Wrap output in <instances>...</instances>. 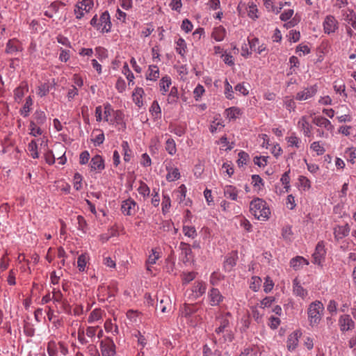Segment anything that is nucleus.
<instances>
[{
	"instance_id": "f257e3e1",
	"label": "nucleus",
	"mask_w": 356,
	"mask_h": 356,
	"mask_svg": "<svg viewBox=\"0 0 356 356\" xmlns=\"http://www.w3.org/2000/svg\"><path fill=\"white\" fill-rule=\"evenodd\" d=\"M231 318L232 315L229 312L221 313L216 316V327L213 334V339L215 343H222L232 341L234 333L231 329Z\"/></svg>"
},
{
	"instance_id": "f03ea898",
	"label": "nucleus",
	"mask_w": 356,
	"mask_h": 356,
	"mask_svg": "<svg viewBox=\"0 0 356 356\" xmlns=\"http://www.w3.org/2000/svg\"><path fill=\"white\" fill-rule=\"evenodd\" d=\"M250 210L252 214L259 220H265L268 218L270 211L266 202L260 198H255L251 201Z\"/></svg>"
},
{
	"instance_id": "7ed1b4c3",
	"label": "nucleus",
	"mask_w": 356,
	"mask_h": 356,
	"mask_svg": "<svg viewBox=\"0 0 356 356\" xmlns=\"http://www.w3.org/2000/svg\"><path fill=\"white\" fill-rule=\"evenodd\" d=\"M113 113L114 109L109 103H105L103 106H98L95 108L96 121L100 122L104 120L113 124L115 123V120L113 119Z\"/></svg>"
},
{
	"instance_id": "20e7f679",
	"label": "nucleus",
	"mask_w": 356,
	"mask_h": 356,
	"mask_svg": "<svg viewBox=\"0 0 356 356\" xmlns=\"http://www.w3.org/2000/svg\"><path fill=\"white\" fill-rule=\"evenodd\" d=\"M323 310V305L320 301H315L309 305L307 313L310 325L315 326L320 323Z\"/></svg>"
},
{
	"instance_id": "39448f33",
	"label": "nucleus",
	"mask_w": 356,
	"mask_h": 356,
	"mask_svg": "<svg viewBox=\"0 0 356 356\" xmlns=\"http://www.w3.org/2000/svg\"><path fill=\"white\" fill-rule=\"evenodd\" d=\"M94 5L92 0H81L79 1L75 5L74 13L76 19H81L86 13L90 12Z\"/></svg>"
},
{
	"instance_id": "423d86ee",
	"label": "nucleus",
	"mask_w": 356,
	"mask_h": 356,
	"mask_svg": "<svg viewBox=\"0 0 356 356\" xmlns=\"http://www.w3.org/2000/svg\"><path fill=\"white\" fill-rule=\"evenodd\" d=\"M60 352L63 355H66L68 349L63 342L56 343L55 341H51L47 345V353L49 356H57Z\"/></svg>"
},
{
	"instance_id": "0eeeda50",
	"label": "nucleus",
	"mask_w": 356,
	"mask_h": 356,
	"mask_svg": "<svg viewBox=\"0 0 356 356\" xmlns=\"http://www.w3.org/2000/svg\"><path fill=\"white\" fill-rule=\"evenodd\" d=\"M100 348L102 356H115V345L111 338L102 341Z\"/></svg>"
},
{
	"instance_id": "6e6552de",
	"label": "nucleus",
	"mask_w": 356,
	"mask_h": 356,
	"mask_svg": "<svg viewBox=\"0 0 356 356\" xmlns=\"http://www.w3.org/2000/svg\"><path fill=\"white\" fill-rule=\"evenodd\" d=\"M350 232V225L348 223L343 225H337L333 228L334 239L339 241L348 236Z\"/></svg>"
},
{
	"instance_id": "1a4fd4ad",
	"label": "nucleus",
	"mask_w": 356,
	"mask_h": 356,
	"mask_svg": "<svg viewBox=\"0 0 356 356\" xmlns=\"http://www.w3.org/2000/svg\"><path fill=\"white\" fill-rule=\"evenodd\" d=\"M323 26L324 32L327 34L333 33L339 29V23L332 15L325 17Z\"/></svg>"
},
{
	"instance_id": "9d476101",
	"label": "nucleus",
	"mask_w": 356,
	"mask_h": 356,
	"mask_svg": "<svg viewBox=\"0 0 356 356\" xmlns=\"http://www.w3.org/2000/svg\"><path fill=\"white\" fill-rule=\"evenodd\" d=\"M207 284L202 281H197L194 283L191 293H189V298L196 300L201 297L206 291Z\"/></svg>"
},
{
	"instance_id": "9b49d317",
	"label": "nucleus",
	"mask_w": 356,
	"mask_h": 356,
	"mask_svg": "<svg viewBox=\"0 0 356 356\" xmlns=\"http://www.w3.org/2000/svg\"><path fill=\"white\" fill-rule=\"evenodd\" d=\"M243 10H247L248 17L253 20H255L259 17V15H257V7L253 3L247 6L245 3L240 2L237 7V10L239 15H242Z\"/></svg>"
},
{
	"instance_id": "f8f14e48",
	"label": "nucleus",
	"mask_w": 356,
	"mask_h": 356,
	"mask_svg": "<svg viewBox=\"0 0 356 356\" xmlns=\"http://www.w3.org/2000/svg\"><path fill=\"white\" fill-rule=\"evenodd\" d=\"M317 92V86H311L297 92L296 99L298 101H305L313 97Z\"/></svg>"
},
{
	"instance_id": "ddd939ff",
	"label": "nucleus",
	"mask_w": 356,
	"mask_h": 356,
	"mask_svg": "<svg viewBox=\"0 0 356 356\" xmlns=\"http://www.w3.org/2000/svg\"><path fill=\"white\" fill-rule=\"evenodd\" d=\"M138 209L137 203L132 199H128L122 202L121 205L122 212L127 216L134 215Z\"/></svg>"
},
{
	"instance_id": "4468645a",
	"label": "nucleus",
	"mask_w": 356,
	"mask_h": 356,
	"mask_svg": "<svg viewBox=\"0 0 356 356\" xmlns=\"http://www.w3.org/2000/svg\"><path fill=\"white\" fill-rule=\"evenodd\" d=\"M98 24L97 30L100 31L102 33H108L111 31V22L108 11L102 13Z\"/></svg>"
},
{
	"instance_id": "2eb2a0df",
	"label": "nucleus",
	"mask_w": 356,
	"mask_h": 356,
	"mask_svg": "<svg viewBox=\"0 0 356 356\" xmlns=\"http://www.w3.org/2000/svg\"><path fill=\"white\" fill-rule=\"evenodd\" d=\"M29 91V85L26 81L20 83L13 91L14 99L16 102L20 103L22 101L25 94Z\"/></svg>"
},
{
	"instance_id": "dca6fc26",
	"label": "nucleus",
	"mask_w": 356,
	"mask_h": 356,
	"mask_svg": "<svg viewBox=\"0 0 356 356\" xmlns=\"http://www.w3.org/2000/svg\"><path fill=\"white\" fill-rule=\"evenodd\" d=\"M182 316L187 318L191 315L198 313L200 309L197 304L184 303L180 309Z\"/></svg>"
},
{
	"instance_id": "f3484780",
	"label": "nucleus",
	"mask_w": 356,
	"mask_h": 356,
	"mask_svg": "<svg viewBox=\"0 0 356 356\" xmlns=\"http://www.w3.org/2000/svg\"><path fill=\"white\" fill-rule=\"evenodd\" d=\"M298 129L303 133L305 136L309 137L311 135L312 126L309 124L308 117L302 116L298 122Z\"/></svg>"
},
{
	"instance_id": "a211bd4d",
	"label": "nucleus",
	"mask_w": 356,
	"mask_h": 356,
	"mask_svg": "<svg viewBox=\"0 0 356 356\" xmlns=\"http://www.w3.org/2000/svg\"><path fill=\"white\" fill-rule=\"evenodd\" d=\"M90 169L92 171L101 172L105 168L104 160L100 155H95L93 156L90 163Z\"/></svg>"
},
{
	"instance_id": "6ab92c4d",
	"label": "nucleus",
	"mask_w": 356,
	"mask_h": 356,
	"mask_svg": "<svg viewBox=\"0 0 356 356\" xmlns=\"http://www.w3.org/2000/svg\"><path fill=\"white\" fill-rule=\"evenodd\" d=\"M248 43L252 51H254L260 55L264 53L266 54V45L264 43L260 44L258 38H253L252 39H248Z\"/></svg>"
},
{
	"instance_id": "aec40b11",
	"label": "nucleus",
	"mask_w": 356,
	"mask_h": 356,
	"mask_svg": "<svg viewBox=\"0 0 356 356\" xmlns=\"http://www.w3.org/2000/svg\"><path fill=\"white\" fill-rule=\"evenodd\" d=\"M209 300L211 306L218 305L222 300L223 296L218 289L212 288L209 291Z\"/></svg>"
},
{
	"instance_id": "412c9836",
	"label": "nucleus",
	"mask_w": 356,
	"mask_h": 356,
	"mask_svg": "<svg viewBox=\"0 0 356 356\" xmlns=\"http://www.w3.org/2000/svg\"><path fill=\"white\" fill-rule=\"evenodd\" d=\"M325 254V250L323 243L322 241L318 242V244L316 245L315 251L312 254V257L314 259L313 262L316 264H320L322 259L324 257Z\"/></svg>"
},
{
	"instance_id": "4be33fe9",
	"label": "nucleus",
	"mask_w": 356,
	"mask_h": 356,
	"mask_svg": "<svg viewBox=\"0 0 356 356\" xmlns=\"http://www.w3.org/2000/svg\"><path fill=\"white\" fill-rule=\"evenodd\" d=\"M339 324L341 331H348L355 326V323L349 315H343L339 318Z\"/></svg>"
},
{
	"instance_id": "5701e85b",
	"label": "nucleus",
	"mask_w": 356,
	"mask_h": 356,
	"mask_svg": "<svg viewBox=\"0 0 356 356\" xmlns=\"http://www.w3.org/2000/svg\"><path fill=\"white\" fill-rule=\"evenodd\" d=\"M239 190L232 185H226L223 187L224 196L233 201H237Z\"/></svg>"
},
{
	"instance_id": "b1692460",
	"label": "nucleus",
	"mask_w": 356,
	"mask_h": 356,
	"mask_svg": "<svg viewBox=\"0 0 356 356\" xmlns=\"http://www.w3.org/2000/svg\"><path fill=\"white\" fill-rule=\"evenodd\" d=\"M313 123L318 127H324L326 130L332 131L334 127L331 122L322 116H316L313 119Z\"/></svg>"
},
{
	"instance_id": "393cba45",
	"label": "nucleus",
	"mask_w": 356,
	"mask_h": 356,
	"mask_svg": "<svg viewBox=\"0 0 356 356\" xmlns=\"http://www.w3.org/2000/svg\"><path fill=\"white\" fill-rule=\"evenodd\" d=\"M309 261L303 257L297 256L290 261V266L294 270H298L303 268L305 266H307Z\"/></svg>"
},
{
	"instance_id": "a878e982",
	"label": "nucleus",
	"mask_w": 356,
	"mask_h": 356,
	"mask_svg": "<svg viewBox=\"0 0 356 356\" xmlns=\"http://www.w3.org/2000/svg\"><path fill=\"white\" fill-rule=\"evenodd\" d=\"M301 333L299 331L292 332L288 337L287 339V348L289 351L295 350L298 343V338L300 337Z\"/></svg>"
},
{
	"instance_id": "bb28decb",
	"label": "nucleus",
	"mask_w": 356,
	"mask_h": 356,
	"mask_svg": "<svg viewBox=\"0 0 356 356\" xmlns=\"http://www.w3.org/2000/svg\"><path fill=\"white\" fill-rule=\"evenodd\" d=\"M293 291L294 295L299 296L302 299L306 298L308 295L307 291L302 287L297 278H295L293 280Z\"/></svg>"
},
{
	"instance_id": "cd10ccee",
	"label": "nucleus",
	"mask_w": 356,
	"mask_h": 356,
	"mask_svg": "<svg viewBox=\"0 0 356 356\" xmlns=\"http://www.w3.org/2000/svg\"><path fill=\"white\" fill-rule=\"evenodd\" d=\"M145 95L144 90L140 87H136L132 94V99L135 104L140 108L143 106V97Z\"/></svg>"
},
{
	"instance_id": "c85d7f7f",
	"label": "nucleus",
	"mask_w": 356,
	"mask_h": 356,
	"mask_svg": "<svg viewBox=\"0 0 356 356\" xmlns=\"http://www.w3.org/2000/svg\"><path fill=\"white\" fill-rule=\"evenodd\" d=\"M65 6V4L61 1H54L49 6H48L47 10L44 12V15L51 18L54 16V14L58 13L60 7H63Z\"/></svg>"
},
{
	"instance_id": "c756f323",
	"label": "nucleus",
	"mask_w": 356,
	"mask_h": 356,
	"mask_svg": "<svg viewBox=\"0 0 356 356\" xmlns=\"http://www.w3.org/2000/svg\"><path fill=\"white\" fill-rule=\"evenodd\" d=\"M225 35L226 30L221 25L214 27L211 33V38H213L217 42L222 41L225 38Z\"/></svg>"
},
{
	"instance_id": "7c9ffc66",
	"label": "nucleus",
	"mask_w": 356,
	"mask_h": 356,
	"mask_svg": "<svg viewBox=\"0 0 356 356\" xmlns=\"http://www.w3.org/2000/svg\"><path fill=\"white\" fill-rule=\"evenodd\" d=\"M149 113L154 120L161 118V108L156 100L154 101L149 108Z\"/></svg>"
},
{
	"instance_id": "2f4dec72",
	"label": "nucleus",
	"mask_w": 356,
	"mask_h": 356,
	"mask_svg": "<svg viewBox=\"0 0 356 356\" xmlns=\"http://www.w3.org/2000/svg\"><path fill=\"white\" fill-rule=\"evenodd\" d=\"M286 140L289 147H295L296 149H300L302 146L301 139L298 138L295 133H293L291 136L286 137Z\"/></svg>"
},
{
	"instance_id": "473e14b6",
	"label": "nucleus",
	"mask_w": 356,
	"mask_h": 356,
	"mask_svg": "<svg viewBox=\"0 0 356 356\" xmlns=\"http://www.w3.org/2000/svg\"><path fill=\"white\" fill-rule=\"evenodd\" d=\"M18 51H19V41L15 39L9 40L6 44V52L13 54Z\"/></svg>"
},
{
	"instance_id": "72a5a7b5",
	"label": "nucleus",
	"mask_w": 356,
	"mask_h": 356,
	"mask_svg": "<svg viewBox=\"0 0 356 356\" xmlns=\"http://www.w3.org/2000/svg\"><path fill=\"white\" fill-rule=\"evenodd\" d=\"M160 252L157 251L156 249L152 250V254L149 255L146 262L147 270H151L150 267L156 264V261L160 258Z\"/></svg>"
},
{
	"instance_id": "f704fd0d",
	"label": "nucleus",
	"mask_w": 356,
	"mask_h": 356,
	"mask_svg": "<svg viewBox=\"0 0 356 356\" xmlns=\"http://www.w3.org/2000/svg\"><path fill=\"white\" fill-rule=\"evenodd\" d=\"M166 170L168 171V174L166 175V179L168 181H174L179 179L180 173L178 168H173L172 167L167 166Z\"/></svg>"
},
{
	"instance_id": "c9c22d12",
	"label": "nucleus",
	"mask_w": 356,
	"mask_h": 356,
	"mask_svg": "<svg viewBox=\"0 0 356 356\" xmlns=\"http://www.w3.org/2000/svg\"><path fill=\"white\" fill-rule=\"evenodd\" d=\"M33 104V101L31 96H29L28 97L26 98V102L22 108L19 111L20 114L23 117L26 118L29 115V113L31 111Z\"/></svg>"
},
{
	"instance_id": "e433bc0d",
	"label": "nucleus",
	"mask_w": 356,
	"mask_h": 356,
	"mask_svg": "<svg viewBox=\"0 0 356 356\" xmlns=\"http://www.w3.org/2000/svg\"><path fill=\"white\" fill-rule=\"evenodd\" d=\"M159 77V67L156 65H149L146 74L147 79L150 81H156Z\"/></svg>"
},
{
	"instance_id": "4c0bfd02",
	"label": "nucleus",
	"mask_w": 356,
	"mask_h": 356,
	"mask_svg": "<svg viewBox=\"0 0 356 356\" xmlns=\"http://www.w3.org/2000/svg\"><path fill=\"white\" fill-rule=\"evenodd\" d=\"M298 186L300 190L309 191L311 188V181L307 177L300 175L298 179Z\"/></svg>"
},
{
	"instance_id": "58836bf2",
	"label": "nucleus",
	"mask_w": 356,
	"mask_h": 356,
	"mask_svg": "<svg viewBox=\"0 0 356 356\" xmlns=\"http://www.w3.org/2000/svg\"><path fill=\"white\" fill-rule=\"evenodd\" d=\"M186 187L184 184H181L177 190L174 191L175 195H176V200L178 201L179 204H181L185 200V197L186 196Z\"/></svg>"
},
{
	"instance_id": "ea45409f",
	"label": "nucleus",
	"mask_w": 356,
	"mask_h": 356,
	"mask_svg": "<svg viewBox=\"0 0 356 356\" xmlns=\"http://www.w3.org/2000/svg\"><path fill=\"white\" fill-rule=\"evenodd\" d=\"M121 147L122 149V152L124 154V161L125 162H129L133 156L132 151L129 147V145L127 141H122L121 144Z\"/></svg>"
},
{
	"instance_id": "a19ab883",
	"label": "nucleus",
	"mask_w": 356,
	"mask_h": 356,
	"mask_svg": "<svg viewBox=\"0 0 356 356\" xmlns=\"http://www.w3.org/2000/svg\"><path fill=\"white\" fill-rule=\"evenodd\" d=\"M182 232L186 236L191 239L195 238L197 236L195 227L192 225H184L182 227Z\"/></svg>"
},
{
	"instance_id": "79ce46f5",
	"label": "nucleus",
	"mask_w": 356,
	"mask_h": 356,
	"mask_svg": "<svg viewBox=\"0 0 356 356\" xmlns=\"http://www.w3.org/2000/svg\"><path fill=\"white\" fill-rule=\"evenodd\" d=\"M89 261V255L86 253L81 254L77 259V267L79 270L83 272L86 270V265Z\"/></svg>"
},
{
	"instance_id": "37998d69",
	"label": "nucleus",
	"mask_w": 356,
	"mask_h": 356,
	"mask_svg": "<svg viewBox=\"0 0 356 356\" xmlns=\"http://www.w3.org/2000/svg\"><path fill=\"white\" fill-rule=\"evenodd\" d=\"M162 213L163 215L170 211L171 207V199L169 195L163 193L161 202Z\"/></svg>"
},
{
	"instance_id": "c03bdc74",
	"label": "nucleus",
	"mask_w": 356,
	"mask_h": 356,
	"mask_svg": "<svg viewBox=\"0 0 356 356\" xmlns=\"http://www.w3.org/2000/svg\"><path fill=\"white\" fill-rule=\"evenodd\" d=\"M44 143V146L47 147L46 152L44 154V158L47 163L49 165H53L55 163V156L53 152L48 149L47 141L42 140L41 145Z\"/></svg>"
},
{
	"instance_id": "a18cd8bd",
	"label": "nucleus",
	"mask_w": 356,
	"mask_h": 356,
	"mask_svg": "<svg viewBox=\"0 0 356 356\" xmlns=\"http://www.w3.org/2000/svg\"><path fill=\"white\" fill-rule=\"evenodd\" d=\"M159 307L163 313L168 312L171 309V300L169 297L165 296L161 299Z\"/></svg>"
},
{
	"instance_id": "49530a36",
	"label": "nucleus",
	"mask_w": 356,
	"mask_h": 356,
	"mask_svg": "<svg viewBox=\"0 0 356 356\" xmlns=\"http://www.w3.org/2000/svg\"><path fill=\"white\" fill-rule=\"evenodd\" d=\"M252 184L256 191L258 192L264 189V182L261 177L258 175H252Z\"/></svg>"
},
{
	"instance_id": "de8ad7c7",
	"label": "nucleus",
	"mask_w": 356,
	"mask_h": 356,
	"mask_svg": "<svg viewBox=\"0 0 356 356\" xmlns=\"http://www.w3.org/2000/svg\"><path fill=\"white\" fill-rule=\"evenodd\" d=\"M27 149L29 155L33 159H38L39 157V153L38 151V144L35 140H32L28 145Z\"/></svg>"
},
{
	"instance_id": "09e8293b",
	"label": "nucleus",
	"mask_w": 356,
	"mask_h": 356,
	"mask_svg": "<svg viewBox=\"0 0 356 356\" xmlns=\"http://www.w3.org/2000/svg\"><path fill=\"white\" fill-rule=\"evenodd\" d=\"M344 20L350 24L352 27L356 29V14L353 10H349L348 13L343 14Z\"/></svg>"
},
{
	"instance_id": "8fccbe9b",
	"label": "nucleus",
	"mask_w": 356,
	"mask_h": 356,
	"mask_svg": "<svg viewBox=\"0 0 356 356\" xmlns=\"http://www.w3.org/2000/svg\"><path fill=\"white\" fill-rule=\"evenodd\" d=\"M225 113L229 120H235L241 115V109L237 107L229 108L225 110Z\"/></svg>"
},
{
	"instance_id": "3c124183",
	"label": "nucleus",
	"mask_w": 356,
	"mask_h": 356,
	"mask_svg": "<svg viewBox=\"0 0 356 356\" xmlns=\"http://www.w3.org/2000/svg\"><path fill=\"white\" fill-rule=\"evenodd\" d=\"M47 117L44 112L42 111H36L33 115V120L32 121L35 122L38 125H42L45 123Z\"/></svg>"
},
{
	"instance_id": "603ef678",
	"label": "nucleus",
	"mask_w": 356,
	"mask_h": 356,
	"mask_svg": "<svg viewBox=\"0 0 356 356\" xmlns=\"http://www.w3.org/2000/svg\"><path fill=\"white\" fill-rule=\"evenodd\" d=\"M165 150L172 156L175 155L177 152V147L175 140L172 138H168L165 142Z\"/></svg>"
},
{
	"instance_id": "864d4df0",
	"label": "nucleus",
	"mask_w": 356,
	"mask_h": 356,
	"mask_svg": "<svg viewBox=\"0 0 356 356\" xmlns=\"http://www.w3.org/2000/svg\"><path fill=\"white\" fill-rule=\"evenodd\" d=\"M170 132L178 136H182L186 132V127L182 124H170L169 127Z\"/></svg>"
},
{
	"instance_id": "5fc2aeb1",
	"label": "nucleus",
	"mask_w": 356,
	"mask_h": 356,
	"mask_svg": "<svg viewBox=\"0 0 356 356\" xmlns=\"http://www.w3.org/2000/svg\"><path fill=\"white\" fill-rule=\"evenodd\" d=\"M171 85V79L168 76H165L162 77L160 81V88L161 90L163 91V94L167 92L169 90V88Z\"/></svg>"
},
{
	"instance_id": "6e6d98bb",
	"label": "nucleus",
	"mask_w": 356,
	"mask_h": 356,
	"mask_svg": "<svg viewBox=\"0 0 356 356\" xmlns=\"http://www.w3.org/2000/svg\"><path fill=\"white\" fill-rule=\"evenodd\" d=\"M40 126V125H38L35 122L31 121L29 124V134L35 137L41 135L42 134V131Z\"/></svg>"
},
{
	"instance_id": "4d7b16f0",
	"label": "nucleus",
	"mask_w": 356,
	"mask_h": 356,
	"mask_svg": "<svg viewBox=\"0 0 356 356\" xmlns=\"http://www.w3.org/2000/svg\"><path fill=\"white\" fill-rule=\"evenodd\" d=\"M187 322L193 327L196 326L199 323H200L202 321V318L200 314V311L195 314L193 315H191V317H188L186 318Z\"/></svg>"
},
{
	"instance_id": "13d9d810",
	"label": "nucleus",
	"mask_w": 356,
	"mask_h": 356,
	"mask_svg": "<svg viewBox=\"0 0 356 356\" xmlns=\"http://www.w3.org/2000/svg\"><path fill=\"white\" fill-rule=\"evenodd\" d=\"M310 149L315 152L318 156L323 155L325 152V149L319 141L313 142L310 145Z\"/></svg>"
},
{
	"instance_id": "bf43d9fd",
	"label": "nucleus",
	"mask_w": 356,
	"mask_h": 356,
	"mask_svg": "<svg viewBox=\"0 0 356 356\" xmlns=\"http://www.w3.org/2000/svg\"><path fill=\"white\" fill-rule=\"evenodd\" d=\"M186 42L183 38H179L176 42V51L181 56H184L186 53Z\"/></svg>"
},
{
	"instance_id": "052dcab7",
	"label": "nucleus",
	"mask_w": 356,
	"mask_h": 356,
	"mask_svg": "<svg viewBox=\"0 0 356 356\" xmlns=\"http://www.w3.org/2000/svg\"><path fill=\"white\" fill-rule=\"evenodd\" d=\"M261 279L258 276H253L251 278L250 283V288L253 291H258L261 284Z\"/></svg>"
},
{
	"instance_id": "680f3d73",
	"label": "nucleus",
	"mask_w": 356,
	"mask_h": 356,
	"mask_svg": "<svg viewBox=\"0 0 356 356\" xmlns=\"http://www.w3.org/2000/svg\"><path fill=\"white\" fill-rule=\"evenodd\" d=\"M238 156L237 164L239 167H243L246 165L250 159L248 154L243 151H241L238 154Z\"/></svg>"
},
{
	"instance_id": "e2e57ef3",
	"label": "nucleus",
	"mask_w": 356,
	"mask_h": 356,
	"mask_svg": "<svg viewBox=\"0 0 356 356\" xmlns=\"http://www.w3.org/2000/svg\"><path fill=\"white\" fill-rule=\"evenodd\" d=\"M102 318V310L100 309H94L89 315L88 321L90 323L97 321Z\"/></svg>"
},
{
	"instance_id": "0e129e2a",
	"label": "nucleus",
	"mask_w": 356,
	"mask_h": 356,
	"mask_svg": "<svg viewBox=\"0 0 356 356\" xmlns=\"http://www.w3.org/2000/svg\"><path fill=\"white\" fill-rule=\"evenodd\" d=\"M138 192L140 195L143 196V197H149L150 194V188L148 187V186L144 183L143 181L140 182V186L138 188Z\"/></svg>"
},
{
	"instance_id": "69168bd1",
	"label": "nucleus",
	"mask_w": 356,
	"mask_h": 356,
	"mask_svg": "<svg viewBox=\"0 0 356 356\" xmlns=\"http://www.w3.org/2000/svg\"><path fill=\"white\" fill-rule=\"evenodd\" d=\"M52 300L54 302L61 303L65 298L63 297V293L59 289H54L52 291Z\"/></svg>"
},
{
	"instance_id": "338daca9",
	"label": "nucleus",
	"mask_w": 356,
	"mask_h": 356,
	"mask_svg": "<svg viewBox=\"0 0 356 356\" xmlns=\"http://www.w3.org/2000/svg\"><path fill=\"white\" fill-rule=\"evenodd\" d=\"M49 92V86L48 83H41L38 86L37 95L40 97L46 96Z\"/></svg>"
},
{
	"instance_id": "774afa93",
	"label": "nucleus",
	"mask_w": 356,
	"mask_h": 356,
	"mask_svg": "<svg viewBox=\"0 0 356 356\" xmlns=\"http://www.w3.org/2000/svg\"><path fill=\"white\" fill-rule=\"evenodd\" d=\"M78 229L82 231L83 233H86L88 230V224L86 220L82 216H78L76 217Z\"/></svg>"
}]
</instances>
